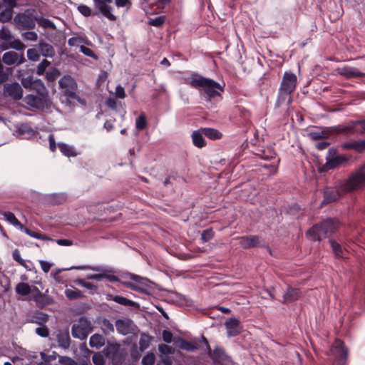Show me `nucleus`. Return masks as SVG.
Instances as JSON below:
<instances>
[{
    "label": "nucleus",
    "instance_id": "obj_1",
    "mask_svg": "<svg viewBox=\"0 0 365 365\" xmlns=\"http://www.w3.org/2000/svg\"><path fill=\"white\" fill-rule=\"evenodd\" d=\"M190 79V84L192 88H202L201 95L208 108L216 107L217 104L222 101V93L224 92L225 83L221 86L213 79L203 77L197 73H192Z\"/></svg>",
    "mask_w": 365,
    "mask_h": 365
},
{
    "label": "nucleus",
    "instance_id": "obj_2",
    "mask_svg": "<svg viewBox=\"0 0 365 365\" xmlns=\"http://www.w3.org/2000/svg\"><path fill=\"white\" fill-rule=\"evenodd\" d=\"M342 222L336 217H327L313 225L305 233L306 237L313 242H322L323 239L333 238L341 227Z\"/></svg>",
    "mask_w": 365,
    "mask_h": 365
},
{
    "label": "nucleus",
    "instance_id": "obj_3",
    "mask_svg": "<svg viewBox=\"0 0 365 365\" xmlns=\"http://www.w3.org/2000/svg\"><path fill=\"white\" fill-rule=\"evenodd\" d=\"M123 278L130 279L137 282L138 284L128 282H122V285L126 288L137 292L145 294L146 295H152L155 292V289L161 290L160 286L152 282L146 277H141L138 274L127 272L122 276Z\"/></svg>",
    "mask_w": 365,
    "mask_h": 365
},
{
    "label": "nucleus",
    "instance_id": "obj_4",
    "mask_svg": "<svg viewBox=\"0 0 365 365\" xmlns=\"http://www.w3.org/2000/svg\"><path fill=\"white\" fill-rule=\"evenodd\" d=\"M297 82V78L294 73L287 71L284 73L279 88L276 106L279 107L282 104L288 105L290 103L291 94L296 88Z\"/></svg>",
    "mask_w": 365,
    "mask_h": 365
},
{
    "label": "nucleus",
    "instance_id": "obj_5",
    "mask_svg": "<svg viewBox=\"0 0 365 365\" xmlns=\"http://www.w3.org/2000/svg\"><path fill=\"white\" fill-rule=\"evenodd\" d=\"M93 2L97 11H92L91 9L85 4L79 5L78 11L86 17L101 14L110 21H116L117 17L112 14L113 9L109 5L113 0H93Z\"/></svg>",
    "mask_w": 365,
    "mask_h": 365
},
{
    "label": "nucleus",
    "instance_id": "obj_6",
    "mask_svg": "<svg viewBox=\"0 0 365 365\" xmlns=\"http://www.w3.org/2000/svg\"><path fill=\"white\" fill-rule=\"evenodd\" d=\"M339 134L351 135L350 122L346 125L324 127L320 131H312L309 133L311 139L314 140H336Z\"/></svg>",
    "mask_w": 365,
    "mask_h": 365
},
{
    "label": "nucleus",
    "instance_id": "obj_7",
    "mask_svg": "<svg viewBox=\"0 0 365 365\" xmlns=\"http://www.w3.org/2000/svg\"><path fill=\"white\" fill-rule=\"evenodd\" d=\"M365 186V162L347 179L340 181L339 187L345 192H351Z\"/></svg>",
    "mask_w": 365,
    "mask_h": 365
},
{
    "label": "nucleus",
    "instance_id": "obj_8",
    "mask_svg": "<svg viewBox=\"0 0 365 365\" xmlns=\"http://www.w3.org/2000/svg\"><path fill=\"white\" fill-rule=\"evenodd\" d=\"M102 352L105 357L110 360L112 365H122L128 356V351L125 347L118 342H111L109 340Z\"/></svg>",
    "mask_w": 365,
    "mask_h": 365
},
{
    "label": "nucleus",
    "instance_id": "obj_9",
    "mask_svg": "<svg viewBox=\"0 0 365 365\" xmlns=\"http://www.w3.org/2000/svg\"><path fill=\"white\" fill-rule=\"evenodd\" d=\"M24 101L28 106L41 111L55 108L48 93L29 94L25 96Z\"/></svg>",
    "mask_w": 365,
    "mask_h": 365
},
{
    "label": "nucleus",
    "instance_id": "obj_10",
    "mask_svg": "<svg viewBox=\"0 0 365 365\" xmlns=\"http://www.w3.org/2000/svg\"><path fill=\"white\" fill-rule=\"evenodd\" d=\"M37 11L35 9H26L14 17V21L19 28L23 29H33L35 28Z\"/></svg>",
    "mask_w": 365,
    "mask_h": 365
},
{
    "label": "nucleus",
    "instance_id": "obj_11",
    "mask_svg": "<svg viewBox=\"0 0 365 365\" xmlns=\"http://www.w3.org/2000/svg\"><path fill=\"white\" fill-rule=\"evenodd\" d=\"M7 127L11 131L14 132V135L23 139L41 138L40 133L38 131L34 130L29 123H11V125H7Z\"/></svg>",
    "mask_w": 365,
    "mask_h": 365
},
{
    "label": "nucleus",
    "instance_id": "obj_12",
    "mask_svg": "<svg viewBox=\"0 0 365 365\" xmlns=\"http://www.w3.org/2000/svg\"><path fill=\"white\" fill-rule=\"evenodd\" d=\"M333 365H348L349 349L341 339H336L334 346Z\"/></svg>",
    "mask_w": 365,
    "mask_h": 365
},
{
    "label": "nucleus",
    "instance_id": "obj_13",
    "mask_svg": "<svg viewBox=\"0 0 365 365\" xmlns=\"http://www.w3.org/2000/svg\"><path fill=\"white\" fill-rule=\"evenodd\" d=\"M207 355L212 360L214 365H231V358L225 353L223 347L216 346L214 350L208 349Z\"/></svg>",
    "mask_w": 365,
    "mask_h": 365
},
{
    "label": "nucleus",
    "instance_id": "obj_14",
    "mask_svg": "<svg viewBox=\"0 0 365 365\" xmlns=\"http://www.w3.org/2000/svg\"><path fill=\"white\" fill-rule=\"evenodd\" d=\"M351 157H347L344 155H338L332 158L327 159V162L324 165L318 168V172L319 173H325L328 172L329 170H334L339 166L346 163Z\"/></svg>",
    "mask_w": 365,
    "mask_h": 365
},
{
    "label": "nucleus",
    "instance_id": "obj_15",
    "mask_svg": "<svg viewBox=\"0 0 365 365\" xmlns=\"http://www.w3.org/2000/svg\"><path fill=\"white\" fill-rule=\"evenodd\" d=\"M323 200L320 203V207L333 203L339 200L341 193L336 187H326L322 192Z\"/></svg>",
    "mask_w": 365,
    "mask_h": 365
},
{
    "label": "nucleus",
    "instance_id": "obj_16",
    "mask_svg": "<svg viewBox=\"0 0 365 365\" xmlns=\"http://www.w3.org/2000/svg\"><path fill=\"white\" fill-rule=\"evenodd\" d=\"M4 93L15 101L22 98L23 90L17 82L6 83L4 86Z\"/></svg>",
    "mask_w": 365,
    "mask_h": 365
},
{
    "label": "nucleus",
    "instance_id": "obj_17",
    "mask_svg": "<svg viewBox=\"0 0 365 365\" xmlns=\"http://www.w3.org/2000/svg\"><path fill=\"white\" fill-rule=\"evenodd\" d=\"M240 245L243 250L263 247L257 235H244L239 237Z\"/></svg>",
    "mask_w": 365,
    "mask_h": 365
},
{
    "label": "nucleus",
    "instance_id": "obj_18",
    "mask_svg": "<svg viewBox=\"0 0 365 365\" xmlns=\"http://www.w3.org/2000/svg\"><path fill=\"white\" fill-rule=\"evenodd\" d=\"M1 60L7 66L20 65L26 61L24 52L19 55V53L13 51L4 53Z\"/></svg>",
    "mask_w": 365,
    "mask_h": 365
},
{
    "label": "nucleus",
    "instance_id": "obj_19",
    "mask_svg": "<svg viewBox=\"0 0 365 365\" xmlns=\"http://www.w3.org/2000/svg\"><path fill=\"white\" fill-rule=\"evenodd\" d=\"M227 334L230 337L239 335L242 331V326L239 319L235 317L227 319L225 322Z\"/></svg>",
    "mask_w": 365,
    "mask_h": 365
},
{
    "label": "nucleus",
    "instance_id": "obj_20",
    "mask_svg": "<svg viewBox=\"0 0 365 365\" xmlns=\"http://www.w3.org/2000/svg\"><path fill=\"white\" fill-rule=\"evenodd\" d=\"M336 72L339 75L344 77L346 79L365 77V72L359 71L356 68L347 66L338 68L336 69Z\"/></svg>",
    "mask_w": 365,
    "mask_h": 365
},
{
    "label": "nucleus",
    "instance_id": "obj_21",
    "mask_svg": "<svg viewBox=\"0 0 365 365\" xmlns=\"http://www.w3.org/2000/svg\"><path fill=\"white\" fill-rule=\"evenodd\" d=\"M49 319L48 314L41 311L40 309L35 310L32 314L26 317V322L29 323L37 324L39 325L45 324Z\"/></svg>",
    "mask_w": 365,
    "mask_h": 365
},
{
    "label": "nucleus",
    "instance_id": "obj_22",
    "mask_svg": "<svg viewBox=\"0 0 365 365\" xmlns=\"http://www.w3.org/2000/svg\"><path fill=\"white\" fill-rule=\"evenodd\" d=\"M64 96H66L65 103L69 106H76L78 105L86 106V101L85 99L81 98L74 91L70 90H66L64 91Z\"/></svg>",
    "mask_w": 365,
    "mask_h": 365
},
{
    "label": "nucleus",
    "instance_id": "obj_23",
    "mask_svg": "<svg viewBox=\"0 0 365 365\" xmlns=\"http://www.w3.org/2000/svg\"><path fill=\"white\" fill-rule=\"evenodd\" d=\"M106 299L108 301L112 300L119 304L126 306V307H132L135 309H140V304L134 302L133 300L128 299L123 296L120 295H113L111 294H106Z\"/></svg>",
    "mask_w": 365,
    "mask_h": 365
},
{
    "label": "nucleus",
    "instance_id": "obj_24",
    "mask_svg": "<svg viewBox=\"0 0 365 365\" xmlns=\"http://www.w3.org/2000/svg\"><path fill=\"white\" fill-rule=\"evenodd\" d=\"M235 125L241 129V132L247 133L252 126L250 119L245 118L243 115H234L230 118Z\"/></svg>",
    "mask_w": 365,
    "mask_h": 365
},
{
    "label": "nucleus",
    "instance_id": "obj_25",
    "mask_svg": "<svg viewBox=\"0 0 365 365\" xmlns=\"http://www.w3.org/2000/svg\"><path fill=\"white\" fill-rule=\"evenodd\" d=\"M133 321L130 319H118L115 321V327L118 333L122 335H127L132 333Z\"/></svg>",
    "mask_w": 365,
    "mask_h": 365
},
{
    "label": "nucleus",
    "instance_id": "obj_26",
    "mask_svg": "<svg viewBox=\"0 0 365 365\" xmlns=\"http://www.w3.org/2000/svg\"><path fill=\"white\" fill-rule=\"evenodd\" d=\"M301 295L299 289L289 286L283 295V304L293 302L299 299Z\"/></svg>",
    "mask_w": 365,
    "mask_h": 365
},
{
    "label": "nucleus",
    "instance_id": "obj_27",
    "mask_svg": "<svg viewBox=\"0 0 365 365\" xmlns=\"http://www.w3.org/2000/svg\"><path fill=\"white\" fill-rule=\"evenodd\" d=\"M343 150H354L356 153H361L365 151V140L346 142L341 145Z\"/></svg>",
    "mask_w": 365,
    "mask_h": 365
},
{
    "label": "nucleus",
    "instance_id": "obj_28",
    "mask_svg": "<svg viewBox=\"0 0 365 365\" xmlns=\"http://www.w3.org/2000/svg\"><path fill=\"white\" fill-rule=\"evenodd\" d=\"M175 344L178 346L180 349L188 351H194L200 349V346L198 345L197 343H192L191 341H188L180 336L175 339Z\"/></svg>",
    "mask_w": 365,
    "mask_h": 365
},
{
    "label": "nucleus",
    "instance_id": "obj_29",
    "mask_svg": "<svg viewBox=\"0 0 365 365\" xmlns=\"http://www.w3.org/2000/svg\"><path fill=\"white\" fill-rule=\"evenodd\" d=\"M32 301L36 303V307L40 309L55 303V300L49 294H43L42 293L39 294V295L35 297Z\"/></svg>",
    "mask_w": 365,
    "mask_h": 365
},
{
    "label": "nucleus",
    "instance_id": "obj_30",
    "mask_svg": "<svg viewBox=\"0 0 365 365\" xmlns=\"http://www.w3.org/2000/svg\"><path fill=\"white\" fill-rule=\"evenodd\" d=\"M204 133L202 132V130H201V128L196 130H194L192 133V143H193V145L198 148H204L207 145V143L203 137Z\"/></svg>",
    "mask_w": 365,
    "mask_h": 365
},
{
    "label": "nucleus",
    "instance_id": "obj_31",
    "mask_svg": "<svg viewBox=\"0 0 365 365\" xmlns=\"http://www.w3.org/2000/svg\"><path fill=\"white\" fill-rule=\"evenodd\" d=\"M328 242L334 257L336 259L343 258L344 250L339 240L334 238H330L328 240Z\"/></svg>",
    "mask_w": 365,
    "mask_h": 365
},
{
    "label": "nucleus",
    "instance_id": "obj_32",
    "mask_svg": "<svg viewBox=\"0 0 365 365\" xmlns=\"http://www.w3.org/2000/svg\"><path fill=\"white\" fill-rule=\"evenodd\" d=\"M351 135H365V119L350 121Z\"/></svg>",
    "mask_w": 365,
    "mask_h": 365
},
{
    "label": "nucleus",
    "instance_id": "obj_33",
    "mask_svg": "<svg viewBox=\"0 0 365 365\" xmlns=\"http://www.w3.org/2000/svg\"><path fill=\"white\" fill-rule=\"evenodd\" d=\"M71 335L73 338L78 339L80 340L86 339L88 335V331L81 325L74 324L71 327Z\"/></svg>",
    "mask_w": 365,
    "mask_h": 365
},
{
    "label": "nucleus",
    "instance_id": "obj_34",
    "mask_svg": "<svg viewBox=\"0 0 365 365\" xmlns=\"http://www.w3.org/2000/svg\"><path fill=\"white\" fill-rule=\"evenodd\" d=\"M38 46L39 51L43 56L52 58L55 56L54 48L51 44L41 41Z\"/></svg>",
    "mask_w": 365,
    "mask_h": 365
},
{
    "label": "nucleus",
    "instance_id": "obj_35",
    "mask_svg": "<svg viewBox=\"0 0 365 365\" xmlns=\"http://www.w3.org/2000/svg\"><path fill=\"white\" fill-rule=\"evenodd\" d=\"M201 130H202L205 137L212 140H220L222 138V133L215 128H201Z\"/></svg>",
    "mask_w": 365,
    "mask_h": 365
},
{
    "label": "nucleus",
    "instance_id": "obj_36",
    "mask_svg": "<svg viewBox=\"0 0 365 365\" xmlns=\"http://www.w3.org/2000/svg\"><path fill=\"white\" fill-rule=\"evenodd\" d=\"M105 104L115 112H120L123 109L122 103L115 96H110L106 98Z\"/></svg>",
    "mask_w": 365,
    "mask_h": 365
},
{
    "label": "nucleus",
    "instance_id": "obj_37",
    "mask_svg": "<svg viewBox=\"0 0 365 365\" xmlns=\"http://www.w3.org/2000/svg\"><path fill=\"white\" fill-rule=\"evenodd\" d=\"M58 146L61 153L66 157H76L78 154L73 146L65 143H58Z\"/></svg>",
    "mask_w": 365,
    "mask_h": 365
},
{
    "label": "nucleus",
    "instance_id": "obj_38",
    "mask_svg": "<svg viewBox=\"0 0 365 365\" xmlns=\"http://www.w3.org/2000/svg\"><path fill=\"white\" fill-rule=\"evenodd\" d=\"M106 344L105 337L99 334H94L92 335L89 340V345L91 347H95L96 349H100Z\"/></svg>",
    "mask_w": 365,
    "mask_h": 365
},
{
    "label": "nucleus",
    "instance_id": "obj_39",
    "mask_svg": "<svg viewBox=\"0 0 365 365\" xmlns=\"http://www.w3.org/2000/svg\"><path fill=\"white\" fill-rule=\"evenodd\" d=\"M57 341L61 347L64 349H68L70 346L71 339L68 334V331L66 332H60L57 334Z\"/></svg>",
    "mask_w": 365,
    "mask_h": 365
},
{
    "label": "nucleus",
    "instance_id": "obj_40",
    "mask_svg": "<svg viewBox=\"0 0 365 365\" xmlns=\"http://www.w3.org/2000/svg\"><path fill=\"white\" fill-rule=\"evenodd\" d=\"M59 87L61 88L74 89L76 87V83L70 76H64L58 81ZM68 90V89H66Z\"/></svg>",
    "mask_w": 365,
    "mask_h": 365
},
{
    "label": "nucleus",
    "instance_id": "obj_41",
    "mask_svg": "<svg viewBox=\"0 0 365 365\" xmlns=\"http://www.w3.org/2000/svg\"><path fill=\"white\" fill-rule=\"evenodd\" d=\"M31 285L28 283L21 282L16 284L15 287V292L17 294L25 297L29 296L31 293Z\"/></svg>",
    "mask_w": 365,
    "mask_h": 365
},
{
    "label": "nucleus",
    "instance_id": "obj_42",
    "mask_svg": "<svg viewBox=\"0 0 365 365\" xmlns=\"http://www.w3.org/2000/svg\"><path fill=\"white\" fill-rule=\"evenodd\" d=\"M71 287L73 288V289H66L64 292L66 297L69 300H75L84 297V295L82 294L81 291L73 287V286Z\"/></svg>",
    "mask_w": 365,
    "mask_h": 365
},
{
    "label": "nucleus",
    "instance_id": "obj_43",
    "mask_svg": "<svg viewBox=\"0 0 365 365\" xmlns=\"http://www.w3.org/2000/svg\"><path fill=\"white\" fill-rule=\"evenodd\" d=\"M4 219L12 224L14 226L18 227L21 225V222L16 217L15 215L10 211H2L1 212Z\"/></svg>",
    "mask_w": 365,
    "mask_h": 365
},
{
    "label": "nucleus",
    "instance_id": "obj_44",
    "mask_svg": "<svg viewBox=\"0 0 365 365\" xmlns=\"http://www.w3.org/2000/svg\"><path fill=\"white\" fill-rule=\"evenodd\" d=\"M113 269H103V279H106L110 282H119L122 284L123 281L120 279L118 276L114 275Z\"/></svg>",
    "mask_w": 365,
    "mask_h": 365
},
{
    "label": "nucleus",
    "instance_id": "obj_45",
    "mask_svg": "<svg viewBox=\"0 0 365 365\" xmlns=\"http://www.w3.org/2000/svg\"><path fill=\"white\" fill-rule=\"evenodd\" d=\"M36 22L40 26L44 29H51L53 30L56 29L55 24L48 19L36 16Z\"/></svg>",
    "mask_w": 365,
    "mask_h": 365
},
{
    "label": "nucleus",
    "instance_id": "obj_46",
    "mask_svg": "<svg viewBox=\"0 0 365 365\" xmlns=\"http://www.w3.org/2000/svg\"><path fill=\"white\" fill-rule=\"evenodd\" d=\"M31 89L35 90L37 94L48 93V91L45 87L41 79L38 78L34 80V84L32 85Z\"/></svg>",
    "mask_w": 365,
    "mask_h": 365
},
{
    "label": "nucleus",
    "instance_id": "obj_47",
    "mask_svg": "<svg viewBox=\"0 0 365 365\" xmlns=\"http://www.w3.org/2000/svg\"><path fill=\"white\" fill-rule=\"evenodd\" d=\"M166 20L165 16H160L155 18H148V24L160 28L163 26Z\"/></svg>",
    "mask_w": 365,
    "mask_h": 365
},
{
    "label": "nucleus",
    "instance_id": "obj_48",
    "mask_svg": "<svg viewBox=\"0 0 365 365\" xmlns=\"http://www.w3.org/2000/svg\"><path fill=\"white\" fill-rule=\"evenodd\" d=\"M68 44L70 46H78L80 44H89L88 40L82 36H73L68 39Z\"/></svg>",
    "mask_w": 365,
    "mask_h": 365
},
{
    "label": "nucleus",
    "instance_id": "obj_49",
    "mask_svg": "<svg viewBox=\"0 0 365 365\" xmlns=\"http://www.w3.org/2000/svg\"><path fill=\"white\" fill-rule=\"evenodd\" d=\"M101 329L106 335H108L110 332L114 331V327L113 324L106 318H104L101 322Z\"/></svg>",
    "mask_w": 365,
    "mask_h": 365
},
{
    "label": "nucleus",
    "instance_id": "obj_50",
    "mask_svg": "<svg viewBox=\"0 0 365 365\" xmlns=\"http://www.w3.org/2000/svg\"><path fill=\"white\" fill-rule=\"evenodd\" d=\"M215 235V232L212 230V228H207L202 231L201 234V240L202 242H210Z\"/></svg>",
    "mask_w": 365,
    "mask_h": 365
},
{
    "label": "nucleus",
    "instance_id": "obj_51",
    "mask_svg": "<svg viewBox=\"0 0 365 365\" xmlns=\"http://www.w3.org/2000/svg\"><path fill=\"white\" fill-rule=\"evenodd\" d=\"M12 9H6L5 10L0 12V21L2 23H6L11 20L12 19Z\"/></svg>",
    "mask_w": 365,
    "mask_h": 365
},
{
    "label": "nucleus",
    "instance_id": "obj_52",
    "mask_svg": "<svg viewBox=\"0 0 365 365\" xmlns=\"http://www.w3.org/2000/svg\"><path fill=\"white\" fill-rule=\"evenodd\" d=\"M146 115H138L135 120V127L138 130H144L147 128Z\"/></svg>",
    "mask_w": 365,
    "mask_h": 365
},
{
    "label": "nucleus",
    "instance_id": "obj_53",
    "mask_svg": "<svg viewBox=\"0 0 365 365\" xmlns=\"http://www.w3.org/2000/svg\"><path fill=\"white\" fill-rule=\"evenodd\" d=\"M60 74L61 73L57 68H52L51 70L46 72V78L48 82H53L60 76Z\"/></svg>",
    "mask_w": 365,
    "mask_h": 365
},
{
    "label": "nucleus",
    "instance_id": "obj_54",
    "mask_svg": "<svg viewBox=\"0 0 365 365\" xmlns=\"http://www.w3.org/2000/svg\"><path fill=\"white\" fill-rule=\"evenodd\" d=\"M104 354L101 352L95 353L93 355L92 360L95 365H105Z\"/></svg>",
    "mask_w": 365,
    "mask_h": 365
},
{
    "label": "nucleus",
    "instance_id": "obj_55",
    "mask_svg": "<svg viewBox=\"0 0 365 365\" xmlns=\"http://www.w3.org/2000/svg\"><path fill=\"white\" fill-rule=\"evenodd\" d=\"M158 351L163 355L173 354L175 353L174 348L165 344L158 345Z\"/></svg>",
    "mask_w": 365,
    "mask_h": 365
},
{
    "label": "nucleus",
    "instance_id": "obj_56",
    "mask_svg": "<svg viewBox=\"0 0 365 365\" xmlns=\"http://www.w3.org/2000/svg\"><path fill=\"white\" fill-rule=\"evenodd\" d=\"M155 361V354L153 352H149L143 357L141 363L143 365H153Z\"/></svg>",
    "mask_w": 365,
    "mask_h": 365
},
{
    "label": "nucleus",
    "instance_id": "obj_57",
    "mask_svg": "<svg viewBox=\"0 0 365 365\" xmlns=\"http://www.w3.org/2000/svg\"><path fill=\"white\" fill-rule=\"evenodd\" d=\"M141 356V351L138 349L135 344H133L130 349V356L134 361H137L140 359Z\"/></svg>",
    "mask_w": 365,
    "mask_h": 365
},
{
    "label": "nucleus",
    "instance_id": "obj_58",
    "mask_svg": "<svg viewBox=\"0 0 365 365\" xmlns=\"http://www.w3.org/2000/svg\"><path fill=\"white\" fill-rule=\"evenodd\" d=\"M51 63L46 59H43L41 62L37 66L36 73L41 76L44 73L46 68L50 66Z\"/></svg>",
    "mask_w": 365,
    "mask_h": 365
},
{
    "label": "nucleus",
    "instance_id": "obj_59",
    "mask_svg": "<svg viewBox=\"0 0 365 365\" xmlns=\"http://www.w3.org/2000/svg\"><path fill=\"white\" fill-rule=\"evenodd\" d=\"M163 340L168 344L171 342L175 343V340L177 337L174 338L173 333L168 329H164L162 332Z\"/></svg>",
    "mask_w": 365,
    "mask_h": 365
},
{
    "label": "nucleus",
    "instance_id": "obj_60",
    "mask_svg": "<svg viewBox=\"0 0 365 365\" xmlns=\"http://www.w3.org/2000/svg\"><path fill=\"white\" fill-rule=\"evenodd\" d=\"M301 207L297 203H293L288 206L286 212L288 215L294 216L299 213Z\"/></svg>",
    "mask_w": 365,
    "mask_h": 365
},
{
    "label": "nucleus",
    "instance_id": "obj_61",
    "mask_svg": "<svg viewBox=\"0 0 365 365\" xmlns=\"http://www.w3.org/2000/svg\"><path fill=\"white\" fill-rule=\"evenodd\" d=\"M9 47L18 51L24 52L26 46L19 39H14L9 43Z\"/></svg>",
    "mask_w": 365,
    "mask_h": 365
},
{
    "label": "nucleus",
    "instance_id": "obj_62",
    "mask_svg": "<svg viewBox=\"0 0 365 365\" xmlns=\"http://www.w3.org/2000/svg\"><path fill=\"white\" fill-rule=\"evenodd\" d=\"M40 355H41V359L45 363H48V364L51 361L55 360L58 357V354L56 351H53L51 353V354H49V355H48V354H45L44 352L42 351V352L40 353Z\"/></svg>",
    "mask_w": 365,
    "mask_h": 365
},
{
    "label": "nucleus",
    "instance_id": "obj_63",
    "mask_svg": "<svg viewBox=\"0 0 365 365\" xmlns=\"http://www.w3.org/2000/svg\"><path fill=\"white\" fill-rule=\"evenodd\" d=\"M58 362L62 365H76V361L67 356H58Z\"/></svg>",
    "mask_w": 365,
    "mask_h": 365
},
{
    "label": "nucleus",
    "instance_id": "obj_64",
    "mask_svg": "<svg viewBox=\"0 0 365 365\" xmlns=\"http://www.w3.org/2000/svg\"><path fill=\"white\" fill-rule=\"evenodd\" d=\"M27 58L32 61H37L40 56L36 48H29L26 52Z\"/></svg>",
    "mask_w": 365,
    "mask_h": 365
}]
</instances>
